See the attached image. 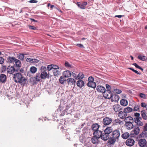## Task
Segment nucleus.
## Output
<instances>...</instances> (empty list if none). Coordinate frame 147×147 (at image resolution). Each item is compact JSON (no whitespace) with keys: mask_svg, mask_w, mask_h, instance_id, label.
Returning <instances> with one entry per match:
<instances>
[{"mask_svg":"<svg viewBox=\"0 0 147 147\" xmlns=\"http://www.w3.org/2000/svg\"><path fill=\"white\" fill-rule=\"evenodd\" d=\"M65 65L66 67L69 68L71 67V65L67 61L65 62Z\"/></svg>","mask_w":147,"mask_h":147,"instance_id":"nucleus-50","label":"nucleus"},{"mask_svg":"<svg viewBox=\"0 0 147 147\" xmlns=\"http://www.w3.org/2000/svg\"><path fill=\"white\" fill-rule=\"evenodd\" d=\"M49 77L47 72L41 73L40 74V77L42 79H45Z\"/></svg>","mask_w":147,"mask_h":147,"instance_id":"nucleus-30","label":"nucleus"},{"mask_svg":"<svg viewBox=\"0 0 147 147\" xmlns=\"http://www.w3.org/2000/svg\"><path fill=\"white\" fill-rule=\"evenodd\" d=\"M134 141L133 139L129 138L126 141L125 143L127 146H131L134 145Z\"/></svg>","mask_w":147,"mask_h":147,"instance_id":"nucleus-8","label":"nucleus"},{"mask_svg":"<svg viewBox=\"0 0 147 147\" xmlns=\"http://www.w3.org/2000/svg\"><path fill=\"white\" fill-rule=\"evenodd\" d=\"M63 75L65 78H68L71 76V74L69 71H66L63 73Z\"/></svg>","mask_w":147,"mask_h":147,"instance_id":"nucleus-26","label":"nucleus"},{"mask_svg":"<svg viewBox=\"0 0 147 147\" xmlns=\"http://www.w3.org/2000/svg\"><path fill=\"white\" fill-rule=\"evenodd\" d=\"M66 81L65 78L63 76H61L60 77L59 81L60 83L61 84H63L64 82Z\"/></svg>","mask_w":147,"mask_h":147,"instance_id":"nucleus-34","label":"nucleus"},{"mask_svg":"<svg viewBox=\"0 0 147 147\" xmlns=\"http://www.w3.org/2000/svg\"><path fill=\"white\" fill-rule=\"evenodd\" d=\"M134 115L135 116L138 117L140 115V113H134Z\"/></svg>","mask_w":147,"mask_h":147,"instance_id":"nucleus-60","label":"nucleus"},{"mask_svg":"<svg viewBox=\"0 0 147 147\" xmlns=\"http://www.w3.org/2000/svg\"><path fill=\"white\" fill-rule=\"evenodd\" d=\"M140 107V106L139 105H136L134 107V110L135 111H138L139 110Z\"/></svg>","mask_w":147,"mask_h":147,"instance_id":"nucleus-49","label":"nucleus"},{"mask_svg":"<svg viewBox=\"0 0 147 147\" xmlns=\"http://www.w3.org/2000/svg\"><path fill=\"white\" fill-rule=\"evenodd\" d=\"M38 1L36 0H30L29 1V2L30 3H37Z\"/></svg>","mask_w":147,"mask_h":147,"instance_id":"nucleus-62","label":"nucleus"},{"mask_svg":"<svg viewBox=\"0 0 147 147\" xmlns=\"http://www.w3.org/2000/svg\"><path fill=\"white\" fill-rule=\"evenodd\" d=\"M141 114L143 118L145 120L147 119V116L144 111H142L141 112Z\"/></svg>","mask_w":147,"mask_h":147,"instance_id":"nucleus-38","label":"nucleus"},{"mask_svg":"<svg viewBox=\"0 0 147 147\" xmlns=\"http://www.w3.org/2000/svg\"><path fill=\"white\" fill-rule=\"evenodd\" d=\"M140 131V129L138 126H135L134 129L132 131V132L133 134L135 135H138Z\"/></svg>","mask_w":147,"mask_h":147,"instance_id":"nucleus-18","label":"nucleus"},{"mask_svg":"<svg viewBox=\"0 0 147 147\" xmlns=\"http://www.w3.org/2000/svg\"><path fill=\"white\" fill-rule=\"evenodd\" d=\"M125 123H128V122H133L134 121L133 119L131 117L129 116L126 117L124 120Z\"/></svg>","mask_w":147,"mask_h":147,"instance_id":"nucleus-28","label":"nucleus"},{"mask_svg":"<svg viewBox=\"0 0 147 147\" xmlns=\"http://www.w3.org/2000/svg\"><path fill=\"white\" fill-rule=\"evenodd\" d=\"M139 96L142 98L144 99H146V97L145 94L143 93H140L139 95Z\"/></svg>","mask_w":147,"mask_h":147,"instance_id":"nucleus-46","label":"nucleus"},{"mask_svg":"<svg viewBox=\"0 0 147 147\" xmlns=\"http://www.w3.org/2000/svg\"><path fill=\"white\" fill-rule=\"evenodd\" d=\"M119 96L117 94H114L113 95H112V97H111V99L112 102H117L119 100Z\"/></svg>","mask_w":147,"mask_h":147,"instance_id":"nucleus-19","label":"nucleus"},{"mask_svg":"<svg viewBox=\"0 0 147 147\" xmlns=\"http://www.w3.org/2000/svg\"><path fill=\"white\" fill-rule=\"evenodd\" d=\"M147 105V104L144 102H142L141 104V106L143 107H146Z\"/></svg>","mask_w":147,"mask_h":147,"instance_id":"nucleus-56","label":"nucleus"},{"mask_svg":"<svg viewBox=\"0 0 147 147\" xmlns=\"http://www.w3.org/2000/svg\"><path fill=\"white\" fill-rule=\"evenodd\" d=\"M120 103L121 105L123 106H126L127 105L128 102L127 100L123 99L120 100Z\"/></svg>","mask_w":147,"mask_h":147,"instance_id":"nucleus-24","label":"nucleus"},{"mask_svg":"<svg viewBox=\"0 0 147 147\" xmlns=\"http://www.w3.org/2000/svg\"><path fill=\"white\" fill-rule=\"evenodd\" d=\"M26 60L28 62H29L30 63H32V59H30V58H27L26 59Z\"/></svg>","mask_w":147,"mask_h":147,"instance_id":"nucleus-57","label":"nucleus"},{"mask_svg":"<svg viewBox=\"0 0 147 147\" xmlns=\"http://www.w3.org/2000/svg\"><path fill=\"white\" fill-rule=\"evenodd\" d=\"M7 77L6 75L1 74L0 76V82L3 83H4L5 82Z\"/></svg>","mask_w":147,"mask_h":147,"instance_id":"nucleus-21","label":"nucleus"},{"mask_svg":"<svg viewBox=\"0 0 147 147\" xmlns=\"http://www.w3.org/2000/svg\"><path fill=\"white\" fill-rule=\"evenodd\" d=\"M53 70L54 69H59V67L58 66L55 65H53Z\"/></svg>","mask_w":147,"mask_h":147,"instance_id":"nucleus-53","label":"nucleus"},{"mask_svg":"<svg viewBox=\"0 0 147 147\" xmlns=\"http://www.w3.org/2000/svg\"><path fill=\"white\" fill-rule=\"evenodd\" d=\"M53 65H48L47 67V69L48 71L51 70V69H53Z\"/></svg>","mask_w":147,"mask_h":147,"instance_id":"nucleus-52","label":"nucleus"},{"mask_svg":"<svg viewBox=\"0 0 147 147\" xmlns=\"http://www.w3.org/2000/svg\"><path fill=\"white\" fill-rule=\"evenodd\" d=\"M100 126L97 123L94 124L91 126V128L93 132H95L98 130Z\"/></svg>","mask_w":147,"mask_h":147,"instance_id":"nucleus-15","label":"nucleus"},{"mask_svg":"<svg viewBox=\"0 0 147 147\" xmlns=\"http://www.w3.org/2000/svg\"><path fill=\"white\" fill-rule=\"evenodd\" d=\"M127 116V114L124 111H121L118 113V116L121 119H124Z\"/></svg>","mask_w":147,"mask_h":147,"instance_id":"nucleus-14","label":"nucleus"},{"mask_svg":"<svg viewBox=\"0 0 147 147\" xmlns=\"http://www.w3.org/2000/svg\"><path fill=\"white\" fill-rule=\"evenodd\" d=\"M54 76H58L60 74V72L57 69H54L52 70Z\"/></svg>","mask_w":147,"mask_h":147,"instance_id":"nucleus-39","label":"nucleus"},{"mask_svg":"<svg viewBox=\"0 0 147 147\" xmlns=\"http://www.w3.org/2000/svg\"><path fill=\"white\" fill-rule=\"evenodd\" d=\"M30 70L32 73L34 74L37 71V69L35 67L32 66L30 68Z\"/></svg>","mask_w":147,"mask_h":147,"instance_id":"nucleus-36","label":"nucleus"},{"mask_svg":"<svg viewBox=\"0 0 147 147\" xmlns=\"http://www.w3.org/2000/svg\"><path fill=\"white\" fill-rule=\"evenodd\" d=\"M106 86L107 89L106 91L107 92H111L110 90L111 86L107 84L106 85Z\"/></svg>","mask_w":147,"mask_h":147,"instance_id":"nucleus-44","label":"nucleus"},{"mask_svg":"<svg viewBox=\"0 0 147 147\" xmlns=\"http://www.w3.org/2000/svg\"><path fill=\"white\" fill-rule=\"evenodd\" d=\"M122 123L121 121L119 119H115L114 121V124L117 125L118 124L121 125Z\"/></svg>","mask_w":147,"mask_h":147,"instance_id":"nucleus-37","label":"nucleus"},{"mask_svg":"<svg viewBox=\"0 0 147 147\" xmlns=\"http://www.w3.org/2000/svg\"><path fill=\"white\" fill-rule=\"evenodd\" d=\"M29 27L30 29L33 30H35L36 29V28L35 27L31 26L30 25L28 26Z\"/></svg>","mask_w":147,"mask_h":147,"instance_id":"nucleus-55","label":"nucleus"},{"mask_svg":"<svg viewBox=\"0 0 147 147\" xmlns=\"http://www.w3.org/2000/svg\"><path fill=\"white\" fill-rule=\"evenodd\" d=\"M82 5L84 6V7H85V6L87 4V2H82Z\"/></svg>","mask_w":147,"mask_h":147,"instance_id":"nucleus-61","label":"nucleus"},{"mask_svg":"<svg viewBox=\"0 0 147 147\" xmlns=\"http://www.w3.org/2000/svg\"><path fill=\"white\" fill-rule=\"evenodd\" d=\"M16 59L14 57H9L7 59V62L9 63H13Z\"/></svg>","mask_w":147,"mask_h":147,"instance_id":"nucleus-27","label":"nucleus"},{"mask_svg":"<svg viewBox=\"0 0 147 147\" xmlns=\"http://www.w3.org/2000/svg\"><path fill=\"white\" fill-rule=\"evenodd\" d=\"M67 102L66 101H64L63 100H61V104L60 105V107L62 108H64L66 106V104Z\"/></svg>","mask_w":147,"mask_h":147,"instance_id":"nucleus-33","label":"nucleus"},{"mask_svg":"<svg viewBox=\"0 0 147 147\" xmlns=\"http://www.w3.org/2000/svg\"><path fill=\"white\" fill-rule=\"evenodd\" d=\"M96 90L98 92L101 93H104L106 92L105 88L101 86H98L96 87Z\"/></svg>","mask_w":147,"mask_h":147,"instance_id":"nucleus-9","label":"nucleus"},{"mask_svg":"<svg viewBox=\"0 0 147 147\" xmlns=\"http://www.w3.org/2000/svg\"><path fill=\"white\" fill-rule=\"evenodd\" d=\"M142 137L147 138V123L144 126L143 131L140 134Z\"/></svg>","mask_w":147,"mask_h":147,"instance_id":"nucleus-5","label":"nucleus"},{"mask_svg":"<svg viewBox=\"0 0 147 147\" xmlns=\"http://www.w3.org/2000/svg\"><path fill=\"white\" fill-rule=\"evenodd\" d=\"M140 119H141V118L136 117L134 119V121L135 122L138 126H142L143 125V123L140 121Z\"/></svg>","mask_w":147,"mask_h":147,"instance_id":"nucleus-7","label":"nucleus"},{"mask_svg":"<svg viewBox=\"0 0 147 147\" xmlns=\"http://www.w3.org/2000/svg\"><path fill=\"white\" fill-rule=\"evenodd\" d=\"M132 123L133 122H131L125 123V126L126 129L129 130L132 129L134 127V125Z\"/></svg>","mask_w":147,"mask_h":147,"instance_id":"nucleus-10","label":"nucleus"},{"mask_svg":"<svg viewBox=\"0 0 147 147\" xmlns=\"http://www.w3.org/2000/svg\"><path fill=\"white\" fill-rule=\"evenodd\" d=\"M112 121V120L111 118L108 117H105L103 119L102 123L104 125H107L111 124Z\"/></svg>","mask_w":147,"mask_h":147,"instance_id":"nucleus-4","label":"nucleus"},{"mask_svg":"<svg viewBox=\"0 0 147 147\" xmlns=\"http://www.w3.org/2000/svg\"><path fill=\"white\" fill-rule=\"evenodd\" d=\"M76 45L78 47L81 48H84V47L81 44H77Z\"/></svg>","mask_w":147,"mask_h":147,"instance_id":"nucleus-58","label":"nucleus"},{"mask_svg":"<svg viewBox=\"0 0 147 147\" xmlns=\"http://www.w3.org/2000/svg\"><path fill=\"white\" fill-rule=\"evenodd\" d=\"M31 20L33 21V22H37V20H35L34 19H31Z\"/></svg>","mask_w":147,"mask_h":147,"instance_id":"nucleus-64","label":"nucleus"},{"mask_svg":"<svg viewBox=\"0 0 147 147\" xmlns=\"http://www.w3.org/2000/svg\"><path fill=\"white\" fill-rule=\"evenodd\" d=\"M84 77V75L82 72L79 73L78 75L74 73V79L76 80H82Z\"/></svg>","mask_w":147,"mask_h":147,"instance_id":"nucleus-6","label":"nucleus"},{"mask_svg":"<svg viewBox=\"0 0 147 147\" xmlns=\"http://www.w3.org/2000/svg\"><path fill=\"white\" fill-rule=\"evenodd\" d=\"M139 146L142 147H143L145 146L146 142L144 139H140L138 142Z\"/></svg>","mask_w":147,"mask_h":147,"instance_id":"nucleus-11","label":"nucleus"},{"mask_svg":"<svg viewBox=\"0 0 147 147\" xmlns=\"http://www.w3.org/2000/svg\"><path fill=\"white\" fill-rule=\"evenodd\" d=\"M18 59L21 60H23L24 58V54H21L18 56Z\"/></svg>","mask_w":147,"mask_h":147,"instance_id":"nucleus-45","label":"nucleus"},{"mask_svg":"<svg viewBox=\"0 0 147 147\" xmlns=\"http://www.w3.org/2000/svg\"><path fill=\"white\" fill-rule=\"evenodd\" d=\"M132 110L133 109L132 108L129 107H127L124 109V111L127 113L131 112L132 111Z\"/></svg>","mask_w":147,"mask_h":147,"instance_id":"nucleus-35","label":"nucleus"},{"mask_svg":"<svg viewBox=\"0 0 147 147\" xmlns=\"http://www.w3.org/2000/svg\"><path fill=\"white\" fill-rule=\"evenodd\" d=\"M77 5L81 9H84L85 7L83 6L82 3H80V2H78L76 3Z\"/></svg>","mask_w":147,"mask_h":147,"instance_id":"nucleus-40","label":"nucleus"},{"mask_svg":"<svg viewBox=\"0 0 147 147\" xmlns=\"http://www.w3.org/2000/svg\"><path fill=\"white\" fill-rule=\"evenodd\" d=\"M113 108L115 112H119L121 109V106L119 105H113Z\"/></svg>","mask_w":147,"mask_h":147,"instance_id":"nucleus-13","label":"nucleus"},{"mask_svg":"<svg viewBox=\"0 0 147 147\" xmlns=\"http://www.w3.org/2000/svg\"><path fill=\"white\" fill-rule=\"evenodd\" d=\"M87 86L90 87L94 88L96 86V83L94 82V78L92 76H90L88 78Z\"/></svg>","mask_w":147,"mask_h":147,"instance_id":"nucleus-3","label":"nucleus"},{"mask_svg":"<svg viewBox=\"0 0 147 147\" xmlns=\"http://www.w3.org/2000/svg\"><path fill=\"white\" fill-rule=\"evenodd\" d=\"M13 78L15 82L19 83L21 85L24 86L26 83V79L20 73L13 74Z\"/></svg>","mask_w":147,"mask_h":147,"instance_id":"nucleus-1","label":"nucleus"},{"mask_svg":"<svg viewBox=\"0 0 147 147\" xmlns=\"http://www.w3.org/2000/svg\"><path fill=\"white\" fill-rule=\"evenodd\" d=\"M112 94L111 92H107L106 91V92H105L104 93V96L106 98H111V97H112Z\"/></svg>","mask_w":147,"mask_h":147,"instance_id":"nucleus-20","label":"nucleus"},{"mask_svg":"<svg viewBox=\"0 0 147 147\" xmlns=\"http://www.w3.org/2000/svg\"><path fill=\"white\" fill-rule=\"evenodd\" d=\"M122 17V16L121 15H116L115 16V17H118L119 18H121Z\"/></svg>","mask_w":147,"mask_h":147,"instance_id":"nucleus-63","label":"nucleus"},{"mask_svg":"<svg viewBox=\"0 0 147 147\" xmlns=\"http://www.w3.org/2000/svg\"><path fill=\"white\" fill-rule=\"evenodd\" d=\"M133 65L135 66V67L138 69L139 68L140 66L138 65L136 63H134L133 64Z\"/></svg>","mask_w":147,"mask_h":147,"instance_id":"nucleus-59","label":"nucleus"},{"mask_svg":"<svg viewBox=\"0 0 147 147\" xmlns=\"http://www.w3.org/2000/svg\"><path fill=\"white\" fill-rule=\"evenodd\" d=\"M15 71V69L14 67L11 66H9L7 70V73L10 74L13 73Z\"/></svg>","mask_w":147,"mask_h":147,"instance_id":"nucleus-16","label":"nucleus"},{"mask_svg":"<svg viewBox=\"0 0 147 147\" xmlns=\"http://www.w3.org/2000/svg\"><path fill=\"white\" fill-rule=\"evenodd\" d=\"M113 92L115 93L119 94L122 92V91L120 90L117 89H114Z\"/></svg>","mask_w":147,"mask_h":147,"instance_id":"nucleus-41","label":"nucleus"},{"mask_svg":"<svg viewBox=\"0 0 147 147\" xmlns=\"http://www.w3.org/2000/svg\"><path fill=\"white\" fill-rule=\"evenodd\" d=\"M120 131L119 129H117L113 131L108 140L109 143L110 144H113L116 141H117L120 136Z\"/></svg>","mask_w":147,"mask_h":147,"instance_id":"nucleus-2","label":"nucleus"},{"mask_svg":"<svg viewBox=\"0 0 147 147\" xmlns=\"http://www.w3.org/2000/svg\"><path fill=\"white\" fill-rule=\"evenodd\" d=\"M71 106L70 104H69V105H66V106L65 107V111L67 112Z\"/></svg>","mask_w":147,"mask_h":147,"instance_id":"nucleus-48","label":"nucleus"},{"mask_svg":"<svg viewBox=\"0 0 147 147\" xmlns=\"http://www.w3.org/2000/svg\"><path fill=\"white\" fill-rule=\"evenodd\" d=\"M138 58L143 61H147V57L144 55H139Z\"/></svg>","mask_w":147,"mask_h":147,"instance_id":"nucleus-32","label":"nucleus"},{"mask_svg":"<svg viewBox=\"0 0 147 147\" xmlns=\"http://www.w3.org/2000/svg\"><path fill=\"white\" fill-rule=\"evenodd\" d=\"M84 83L82 80H79L76 82L77 86L80 88H82L84 85Z\"/></svg>","mask_w":147,"mask_h":147,"instance_id":"nucleus-17","label":"nucleus"},{"mask_svg":"<svg viewBox=\"0 0 147 147\" xmlns=\"http://www.w3.org/2000/svg\"><path fill=\"white\" fill-rule=\"evenodd\" d=\"M99 138L95 136H94L91 139L92 142L94 144L97 143L98 142V140Z\"/></svg>","mask_w":147,"mask_h":147,"instance_id":"nucleus-29","label":"nucleus"},{"mask_svg":"<svg viewBox=\"0 0 147 147\" xmlns=\"http://www.w3.org/2000/svg\"><path fill=\"white\" fill-rule=\"evenodd\" d=\"M103 131H101L99 130L95 132H93V134L98 138H100L102 134Z\"/></svg>","mask_w":147,"mask_h":147,"instance_id":"nucleus-12","label":"nucleus"},{"mask_svg":"<svg viewBox=\"0 0 147 147\" xmlns=\"http://www.w3.org/2000/svg\"><path fill=\"white\" fill-rule=\"evenodd\" d=\"M129 136V134L127 132H125L121 135L122 138L124 139H127Z\"/></svg>","mask_w":147,"mask_h":147,"instance_id":"nucleus-31","label":"nucleus"},{"mask_svg":"<svg viewBox=\"0 0 147 147\" xmlns=\"http://www.w3.org/2000/svg\"><path fill=\"white\" fill-rule=\"evenodd\" d=\"M112 131V128L111 127H109L107 128L104 130L103 131L105 133H106V134H108L109 135V134Z\"/></svg>","mask_w":147,"mask_h":147,"instance_id":"nucleus-25","label":"nucleus"},{"mask_svg":"<svg viewBox=\"0 0 147 147\" xmlns=\"http://www.w3.org/2000/svg\"><path fill=\"white\" fill-rule=\"evenodd\" d=\"M41 73L47 72L46 71L47 70L46 67L44 66H42L41 67Z\"/></svg>","mask_w":147,"mask_h":147,"instance_id":"nucleus-42","label":"nucleus"},{"mask_svg":"<svg viewBox=\"0 0 147 147\" xmlns=\"http://www.w3.org/2000/svg\"><path fill=\"white\" fill-rule=\"evenodd\" d=\"M40 74H37L36 75L35 79L36 81H39L40 80V78L39 77Z\"/></svg>","mask_w":147,"mask_h":147,"instance_id":"nucleus-47","label":"nucleus"},{"mask_svg":"<svg viewBox=\"0 0 147 147\" xmlns=\"http://www.w3.org/2000/svg\"><path fill=\"white\" fill-rule=\"evenodd\" d=\"M67 82L69 84H73L74 82V79L72 78H69L67 80Z\"/></svg>","mask_w":147,"mask_h":147,"instance_id":"nucleus-43","label":"nucleus"},{"mask_svg":"<svg viewBox=\"0 0 147 147\" xmlns=\"http://www.w3.org/2000/svg\"><path fill=\"white\" fill-rule=\"evenodd\" d=\"M4 59L2 57H0V64H3L4 63Z\"/></svg>","mask_w":147,"mask_h":147,"instance_id":"nucleus-51","label":"nucleus"},{"mask_svg":"<svg viewBox=\"0 0 147 147\" xmlns=\"http://www.w3.org/2000/svg\"><path fill=\"white\" fill-rule=\"evenodd\" d=\"M14 63H15L16 67H18L17 71L20 68V67L21 66V63L20 61L18 59H16Z\"/></svg>","mask_w":147,"mask_h":147,"instance_id":"nucleus-23","label":"nucleus"},{"mask_svg":"<svg viewBox=\"0 0 147 147\" xmlns=\"http://www.w3.org/2000/svg\"><path fill=\"white\" fill-rule=\"evenodd\" d=\"M103 132H104L103 131L102 134L100 138L104 140H106L109 138V135L106 134V133Z\"/></svg>","mask_w":147,"mask_h":147,"instance_id":"nucleus-22","label":"nucleus"},{"mask_svg":"<svg viewBox=\"0 0 147 147\" xmlns=\"http://www.w3.org/2000/svg\"><path fill=\"white\" fill-rule=\"evenodd\" d=\"M39 61L36 59H32V63H38Z\"/></svg>","mask_w":147,"mask_h":147,"instance_id":"nucleus-54","label":"nucleus"}]
</instances>
